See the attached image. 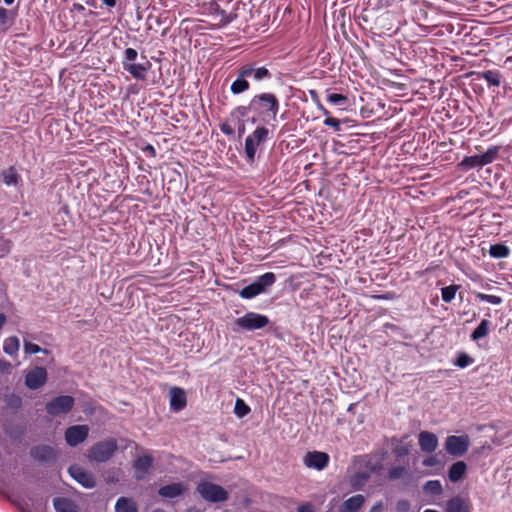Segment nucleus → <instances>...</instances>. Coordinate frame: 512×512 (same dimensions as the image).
<instances>
[{
	"label": "nucleus",
	"instance_id": "ea45409f",
	"mask_svg": "<svg viewBox=\"0 0 512 512\" xmlns=\"http://www.w3.org/2000/svg\"><path fill=\"white\" fill-rule=\"evenodd\" d=\"M473 362V359L466 353H460L454 364L459 368H465Z\"/></svg>",
	"mask_w": 512,
	"mask_h": 512
},
{
	"label": "nucleus",
	"instance_id": "f3484780",
	"mask_svg": "<svg viewBox=\"0 0 512 512\" xmlns=\"http://www.w3.org/2000/svg\"><path fill=\"white\" fill-rule=\"evenodd\" d=\"M126 63L127 62H122L124 70L129 72L132 75V77L138 80H144L146 78L147 71L151 66V64L147 60L143 63L132 62L128 65Z\"/></svg>",
	"mask_w": 512,
	"mask_h": 512
},
{
	"label": "nucleus",
	"instance_id": "9b49d317",
	"mask_svg": "<svg viewBox=\"0 0 512 512\" xmlns=\"http://www.w3.org/2000/svg\"><path fill=\"white\" fill-rule=\"evenodd\" d=\"M47 381V370L36 366L25 375V385L31 390L41 388Z\"/></svg>",
	"mask_w": 512,
	"mask_h": 512
},
{
	"label": "nucleus",
	"instance_id": "e2e57ef3",
	"mask_svg": "<svg viewBox=\"0 0 512 512\" xmlns=\"http://www.w3.org/2000/svg\"><path fill=\"white\" fill-rule=\"evenodd\" d=\"M153 512H166V511H164L162 509H155Z\"/></svg>",
	"mask_w": 512,
	"mask_h": 512
},
{
	"label": "nucleus",
	"instance_id": "338daca9",
	"mask_svg": "<svg viewBox=\"0 0 512 512\" xmlns=\"http://www.w3.org/2000/svg\"><path fill=\"white\" fill-rule=\"evenodd\" d=\"M26 512H31V511H26Z\"/></svg>",
	"mask_w": 512,
	"mask_h": 512
},
{
	"label": "nucleus",
	"instance_id": "7c9ffc66",
	"mask_svg": "<svg viewBox=\"0 0 512 512\" xmlns=\"http://www.w3.org/2000/svg\"><path fill=\"white\" fill-rule=\"evenodd\" d=\"M242 68L251 70V76L256 81H262L271 77V73L266 67L255 68L252 65H245Z\"/></svg>",
	"mask_w": 512,
	"mask_h": 512
},
{
	"label": "nucleus",
	"instance_id": "c85d7f7f",
	"mask_svg": "<svg viewBox=\"0 0 512 512\" xmlns=\"http://www.w3.org/2000/svg\"><path fill=\"white\" fill-rule=\"evenodd\" d=\"M490 321L487 319H483L480 324L474 329L471 333V339L473 341H478L484 337H486L489 333Z\"/></svg>",
	"mask_w": 512,
	"mask_h": 512
},
{
	"label": "nucleus",
	"instance_id": "37998d69",
	"mask_svg": "<svg viewBox=\"0 0 512 512\" xmlns=\"http://www.w3.org/2000/svg\"><path fill=\"white\" fill-rule=\"evenodd\" d=\"M138 52L134 48H127L124 51V57L122 62H127L126 64H130L132 62H135L137 59Z\"/></svg>",
	"mask_w": 512,
	"mask_h": 512
},
{
	"label": "nucleus",
	"instance_id": "412c9836",
	"mask_svg": "<svg viewBox=\"0 0 512 512\" xmlns=\"http://www.w3.org/2000/svg\"><path fill=\"white\" fill-rule=\"evenodd\" d=\"M185 490V485L182 482H177L162 486L158 490V494L163 498L172 499L182 495Z\"/></svg>",
	"mask_w": 512,
	"mask_h": 512
},
{
	"label": "nucleus",
	"instance_id": "aec40b11",
	"mask_svg": "<svg viewBox=\"0 0 512 512\" xmlns=\"http://www.w3.org/2000/svg\"><path fill=\"white\" fill-rule=\"evenodd\" d=\"M471 503L468 499L455 496L446 503V512H471Z\"/></svg>",
	"mask_w": 512,
	"mask_h": 512
},
{
	"label": "nucleus",
	"instance_id": "4c0bfd02",
	"mask_svg": "<svg viewBox=\"0 0 512 512\" xmlns=\"http://www.w3.org/2000/svg\"><path fill=\"white\" fill-rule=\"evenodd\" d=\"M475 297L482 302L491 303L493 305H500L503 302L500 296L484 294L481 292L475 293Z\"/></svg>",
	"mask_w": 512,
	"mask_h": 512
},
{
	"label": "nucleus",
	"instance_id": "423d86ee",
	"mask_svg": "<svg viewBox=\"0 0 512 512\" xmlns=\"http://www.w3.org/2000/svg\"><path fill=\"white\" fill-rule=\"evenodd\" d=\"M270 323L269 318L266 315L259 314L256 312H247L242 317L236 319L235 324L246 331H253L263 329Z\"/></svg>",
	"mask_w": 512,
	"mask_h": 512
},
{
	"label": "nucleus",
	"instance_id": "bb28decb",
	"mask_svg": "<svg viewBox=\"0 0 512 512\" xmlns=\"http://www.w3.org/2000/svg\"><path fill=\"white\" fill-rule=\"evenodd\" d=\"M479 77L484 79L490 86L499 87L502 75L498 70H486L479 73Z\"/></svg>",
	"mask_w": 512,
	"mask_h": 512
},
{
	"label": "nucleus",
	"instance_id": "f704fd0d",
	"mask_svg": "<svg viewBox=\"0 0 512 512\" xmlns=\"http://www.w3.org/2000/svg\"><path fill=\"white\" fill-rule=\"evenodd\" d=\"M251 411L250 407L241 398H237L234 406V413L239 417L243 418Z\"/></svg>",
	"mask_w": 512,
	"mask_h": 512
},
{
	"label": "nucleus",
	"instance_id": "473e14b6",
	"mask_svg": "<svg viewBox=\"0 0 512 512\" xmlns=\"http://www.w3.org/2000/svg\"><path fill=\"white\" fill-rule=\"evenodd\" d=\"M424 492L432 495H440L443 492L442 484L439 480H429L423 486Z\"/></svg>",
	"mask_w": 512,
	"mask_h": 512
},
{
	"label": "nucleus",
	"instance_id": "a878e982",
	"mask_svg": "<svg viewBox=\"0 0 512 512\" xmlns=\"http://www.w3.org/2000/svg\"><path fill=\"white\" fill-rule=\"evenodd\" d=\"M1 176L3 183L7 186H17L21 180V177L14 166H10L3 170Z\"/></svg>",
	"mask_w": 512,
	"mask_h": 512
},
{
	"label": "nucleus",
	"instance_id": "69168bd1",
	"mask_svg": "<svg viewBox=\"0 0 512 512\" xmlns=\"http://www.w3.org/2000/svg\"><path fill=\"white\" fill-rule=\"evenodd\" d=\"M147 148H148V151H151V150H152V151H154L153 146H150V145H149Z\"/></svg>",
	"mask_w": 512,
	"mask_h": 512
},
{
	"label": "nucleus",
	"instance_id": "cd10ccee",
	"mask_svg": "<svg viewBox=\"0 0 512 512\" xmlns=\"http://www.w3.org/2000/svg\"><path fill=\"white\" fill-rule=\"evenodd\" d=\"M116 512H138L136 503L126 497H120L115 504Z\"/></svg>",
	"mask_w": 512,
	"mask_h": 512
},
{
	"label": "nucleus",
	"instance_id": "4d7b16f0",
	"mask_svg": "<svg viewBox=\"0 0 512 512\" xmlns=\"http://www.w3.org/2000/svg\"><path fill=\"white\" fill-rule=\"evenodd\" d=\"M188 265L190 266V269H188V272H191L192 271L191 269H193V268L194 269H199L200 268L199 265L197 263L193 262V261H190L188 263Z\"/></svg>",
	"mask_w": 512,
	"mask_h": 512
},
{
	"label": "nucleus",
	"instance_id": "f03ea898",
	"mask_svg": "<svg viewBox=\"0 0 512 512\" xmlns=\"http://www.w3.org/2000/svg\"><path fill=\"white\" fill-rule=\"evenodd\" d=\"M250 106H257L256 109L258 111L271 116L273 119L276 118L280 108L278 98L272 93L255 95L250 102Z\"/></svg>",
	"mask_w": 512,
	"mask_h": 512
},
{
	"label": "nucleus",
	"instance_id": "0e129e2a",
	"mask_svg": "<svg viewBox=\"0 0 512 512\" xmlns=\"http://www.w3.org/2000/svg\"><path fill=\"white\" fill-rule=\"evenodd\" d=\"M147 148H148V151H151V150H152V151H154L153 146H150V145H149Z\"/></svg>",
	"mask_w": 512,
	"mask_h": 512
},
{
	"label": "nucleus",
	"instance_id": "f257e3e1",
	"mask_svg": "<svg viewBox=\"0 0 512 512\" xmlns=\"http://www.w3.org/2000/svg\"><path fill=\"white\" fill-rule=\"evenodd\" d=\"M276 281V276L272 272H266L259 276L256 281L242 288L238 294L243 299H252L271 287Z\"/></svg>",
	"mask_w": 512,
	"mask_h": 512
},
{
	"label": "nucleus",
	"instance_id": "79ce46f5",
	"mask_svg": "<svg viewBox=\"0 0 512 512\" xmlns=\"http://www.w3.org/2000/svg\"><path fill=\"white\" fill-rule=\"evenodd\" d=\"M24 350L29 354H36L39 352H44L45 354L48 353L46 349H42L39 345L27 341L24 343Z\"/></svg>",
	"mask_w": 512,
	"mask_h": 512
},
{
	"label": "nucleus",
	"instance_id": "dca6fc26",
	"mask_svg": "<svg viewBox=\"0 0 512 512\" xmlns=\"http://www.w3.org/2000/svg\"><path fill=\"white\" fill-rule=\"evenodd\" d=\"M246 77H251V70L243 69L241 67L238 72V78L230 86V91L232 94L237 95L247 91L250 88V84L246 80Z\"/></svg>",
	"mask_w": 512,
	"mask_h": 512
},
{
	"label": "nucleus",
	"instance_id": "8fccbe9b",
	"mask_svg": "<svg viewBox=\"0 0 512 512\" xmlns=\"http://www.w3.org/2000/svg\"><path fill=\"white\" fill-rule=\"evenodd\" d=\"M297 512H316L311 503H304L298 506Z\"/></svg>",
	"mask_w": 512,
	"mask_h": 512
},
{
	"label": "nucleus",
	"instance_id": "b1692460",
	"mask_svg": "<svg viewBox=\"0 0 512 512\" xmlns=\"http://www.w3.org/2000/svg\"><path fill=\"white\" fill-rule=\"evenodd\" d=\"M467 465L464 461H457L448 470V478L451 482L460 481L466 474Z\"/></svg>",
	"mask_w": 512,
	"mask_h": 512
},
{
	"label": "nucleus",
	"instance_id": "5fc2aeb1",
	"mask_svg": "<svg viewBox=\"0 0 512 512\" xmlns=\"http://www.w3.org/2000/svg\"><path fill=\"white\" fill-rule=\"evenodd\" d=\"M372 298L378 299V300H392L394 298V293L387 292V293L381 294V295H373Z\"/></svg>",
	"mask_w": 512,
	"mask_h": 512
},
{
	"label": "nucleus",
	"instance_id": "1a4fd4ad",
	"mask_svg": "<svg viewBox=\"0 0 512 512\" xmlns=\"http://www.w3.org/2000/svg\"><path fill=\"white\" fill-rule=\"evenodd\" d=\"M89 435V427L87 425H73L65 430V440L71 447L83 443Z\"/></svg>",
	"mask_w": 512,
	"mask_h": 512
},
{
	"label": "nucleus",
	"instance_id": "6e6d98bb",
	"mask_svg": "<svg viewBox=\"0 0 512 512\" xmlns=\"http://www.w3.org/2000/svg\"><path fill=\"white\" fill-rule=\"evenodd\" d=\"M103 4L108 7H114L116 5V0H101Z\"/></svg>",
	"mask_w": 512,
	"mask_h": 512
},
{
	"label": "nucleus",
	"instance_id": "13d9d810",
	"mask_svg": "<svg viewBox=\"0 0 512 512\" xmlns=\"http://www.w3.org/2000/svg\"><path fill=\"white\" fill-rule=\"evenodd\" d=\"M188 265L190 266V269H188V272H191L192 271L191 269H193V268L194 269H199L200 268L199 265L197 263L193 262V261H190L188 263Z\"/></svg>",
	"mask_w": 512,
	"mask_h": 512
},
{
	"label": "nucleus",
	"instance_id": "e433bc0d",
	"mask_svg": "<svg viewBox=\"0 0 512 512\" xmlns=\"http://www.w3.org/2000/svg\"><path fill=\"white\" fill-rule=\"evenodd\" d=\"M460 166L464 167V168H474V167H481V166H483V164L480 159V156L474 155V156L465 157L461 161Z\"/></svg>",
	"mask_w": 512,
	"mask_h": 512
},
{
	"label": "nucleus",
	"instance_id": "a18cd8bd",
	"mask_svg": "<svg viewBox=\"0 0 512 512\" xmlns=\"http://www.w3.org/2000/svg\"><path fill=\"white\" fill-rule=\"evenodd\" d=\"M324 125L333 127L336 131L340 130V120L334 117H327L324 120Z\"/></svg>",
	"mask_w": 512,
	"mask_h": 512
},
{
	"label": "nucleus",
	"instance_id": "49530a36",
	"mask_svg": "<svg viewBox=\"0 0 512 512\" xmlns=\"http://www.w3.org/2000/svg\"><path fill=\"white\" fill-rule=\"evenodd\" d=\"M251 106H238L232 112V115H237L241 118L246 117Z\"/></svg>",
	"mask_w": 512,
	"mask_h": 512
},
{
	"label": "nucleus",
	"instance_id": "c03bdc74",
	"mask_svg": "<svg viewBox=\"0 0 512 512\" xmlns=\"http://www.w3.org/2000/svg\"><path fill=\"white\" fill-rule=\"evenodd\" d=\"M411 504L408 500L400 499L395 505L396 512H410Z\"/></svg>",
	"mask_w": 512,
	"mask_h": 512
},
{
	"label": "nucleus",
	"instance_id": "f8f14e48",
	"mask_svg": "<svg viewBox=\"0 0 512 512\" xmlns=\"http://www.w3.org/2000/svg\"><path fill=\"white\" fill-rule=\"evenodd\" d=\"M304 465L316 470H323L329 463V455L325 452L312 451L308 452L304 457Z\"/></svg>",
	"mask_w": 512,
	"mask_h": 512
},
{
	"label": "nucleus",
	"instance_id": "c9c22d12",
	"mask_svg": "<svg viewBox=\"0 0 512 512\" xmlns=\"http://www.w3.org/2000/svg\"><path fill=\"white\" fill-rule=\"evenodd\" d=\"M498 152L499 148L494 146L488 148L482 155H479L483 166L492 163L497 158Z\"/></svg>",
	"mask_w": 512,
	"mask_h": 512
},
{
	"label": "nucleus",
	"instance_id": "6e6552de",
	"mask_svg": "<svg viewBox=\"0 0 512 512\" xmlns=\"http://www.w3.org/2000/svg\"><path fill=\"white\" fill-rule=\"evenodd\" d=\"M470 441L467 435L448 436L445 441V449L452 456H462L469 449Z\"/></svg>",
	"mask_w": 512,
	"mask_h": 512
},
{
	"label": "nucleus",
	"instance_id": "864d4df0",
	"mask_svg": "<svg viewBox=\"0 0 512 512\" xmlns=\"http://www.w3.org/2000/svg\"><path fill=\"white\" fill-rule=\"evenodd\" d=\"M384 503L382 501H377L370 508L369 512H384Z\"/></svg>",
	"mask_w": 512,
	"mask_h": 512
},
{
	"label": "nucleus",
	"instance_id": "6ab92c4d",
	"mask_svg": "<svg viewBox=\"0 0 512 512\" xmlns=\"http://www.w3.org/2000/svg\"><path fill=\"white\" fill-rule=\"evenodd\" d=\"M153 464V458L149 455L139 456L134 462L136 479H144Z\"/></svg>",
	"mask_w": 512,
	"mask_h": 512
},
{
	"label": "nucleus",
	"instance_id": "9d476101",
	"mask_svg": "<svg viewBox=\"0 0 512 512\" xmlns=\"http://www.w3.org/2000/svg\"><path fill=\"white\" fill-rule=\"evenodd\" d=\"M31 457L40 463H50L56 460L58 451L50 445H37L30 450Z\"/></svg>",
	"mask_w": 512,
	"mask_h": 512
},
{
	"label": "nucleus",
	"instance_id": "603ef678",
	"mask_svg": "<svg viewBox=\"0 0 512 512\" xmlns=\"http://www.w3.org/2000/svg\"><path fill=\"white\" fill-rule=\"evenodd\" d=\"M220 130L222 133H224L225 135H228V136H231L234 134V129L227 123H222L220 125Z\"/></svg>",
	"mask_w": 512,
	"mask_h": 512
},
{
	"label": "nucleus",
	"instance_id": "052dcab7",
	"mask_svg": "<svg viewBox=\"0 0 512 512\" xmlns=\"http://www.w3.org/2000/svg\"><path fill=\"white\" fill-rule=\"evenodd\" d=\"M3 1H4V2H5V4H7V5H11V4L14 2V0H3Z\"/></svg>",
	"mask_w": 512,
	"mask_h": 512
},
{
	"label": "nucleus",
	"instance_id": "39448f33",
	"mask_svg": "<svg viewBox=\"0 0 512 512\" xmlns=\"http://www.w3.org/2000/svg\"><path fill=\"white\" fill-rule=\"evenodd\" d=\"M75 399L70 395H60L54 397L45 405L46 412L53 417L67 414L74 407Z\"/></svg>",
	"mask_w": 512,
	"mask_h": 512
},
{
	"label": "nucleus",
	"instance_id": "20e7f679",
	"mask_svg": "<svg viewBox=\"0 0 512 512\" xmlns=\"http://www.w3.org/2000/svg\"><path fill=\"white\" fill-rule=\"evenodd\" d=\"M197 491L204 500L212 503L224 502L229 498L228 492L222 486L208 481L200 482Z\"/></svg>",
	"mask_w": 512,
	"mask_h": 512
},
{
	"label": "nucleus",
	"instance_id": "0eeeda50",
	"mask_svg": "<svg viewBox=\"0 0 512 512\" xmlns=\"http://www.w3.org/2000/svg\"><path fill=\"white\" fill-rule=\"evenodd\" d=\"M269 135V130L265 127H257L254 132L249 135L245 140V154L248 162H253L255 159L257 147L266 141Z\"/></svg>",
	"mask_w": 512,
	"mask_h": 512
},
{
	"label": "nucleus",
	"instance_id": "ddd939ff",
	"mask_svg": "<svg viewBox=\"0 0 512 512\" xmlns=\"http://www.w3.org/2000/svg\"><path fill=\"white\" fill-rule=\"evenodd\" d=\"M69 474L85 488H93L96 484L94 476L78 465H72L69 468Z\"/></svg>",
	"mask_w": 512,
	"mask_h": 512
},
{
	"label": "nucleus",
	"instance_id": "bf43d9fd",
	"mask_svg": "<svg viewBox=\"0 0 512 512\" xmlns=\"http://www.w3.org/2000/svg\"><path fill=\"white\" fill-rule=\"evenodd\" d=\"M6 19V9L0 8V21H4Z\"/></svg>",
	"mask_w": 512,
	"mask_h": 512
},
{
	"label": "nucleus",
	"instance_id": "7ed1b4c3",
	"mask_svg": "<svg viewBox=\"0 0 512 512\" xmlns=\"http://www.w3.org/2000/svg\"><path fill=\"white\" fill-rule=\"evenodd\" d=\"M118 448L115 439H108L95 443L88 452V458L96 462L108 461Z\"/></svg>",
	"mask_w": 512,
	"mask_h": 512
},
{
	"label": "nucleus",
	"instance_id": "4be33fe9",
	"mask_svg": "<svg viewBox=\"0 0 512 512\" xmlns=\"http://www.w3.org/2000/svg\"><path fill=\"white\" fill-rule=\"evenodd\" d=\"M365 497L361 494L346 499L340 506V512H357L364 504Z\"/></svg>",
	"mask_w": 512,
	"mask_h": 512
},
{
	"label": "nucleus",
	"instance_id": "5701e85b",
	"mask_svg": "<svg viewBox=\"0 0 512 512\" xmlns=\"http://www.w3.org/2000/svg\"><path fill=\"white\" fill-rule=\"evenodd\" d=\"M53 506L56 512H79L76 503L66 497H56L53 499Z\"/></svg>",
	"mask_w": 512,
	"mask_h": 512
},
{
	"label": "nucleus",
	"instance_id": "c756f323",
	"mask_svg": "<svg viewBox=\"0 0 512 512\" xmlns=\"http://www.w3.org/2000/svg\"><path fill=\"white\" fill-rule=\"evenodd\" d=\"M489 254L496 259L506 258L510 255V249L505 244L497 243L490 246Z\"/></svg>",
	"mask_w": 512,
	"mask_h": 512
},
{
	"label": "nucleus",
	"instance_id": "72a5a7b5",
	"mask_svg": "<svg viewBox=\"0 0 512 512\" xmlns=\"http://www.w3.org/2000/svg\"><path fill=\"white\" fill-rule=\"evenodd\" d=\"M458 289H459V286L455 285V284L443 287L441 289L442 300L445 303H450L455 298V295H456V292L458 291Z\"/></svg>",
	"mask_w": 512,
	"mask_h": 512
},
{
	"label": "nucleus",
	"instance_id": "09e8293b",
	"mask_svg": "<svg viewBox=\"0 0 512 512\" xmlns=\"http://www.w3.org/2000/svg\"><path fill=\"white\" fill-rule=\"evenodd\" d=\"M11 369H12V365L9 361L4 360V359L0 360V372L2 374L10 373Z\"/></svg>",
	"mask_w": 512,
	"mask_h": 512
},
{
	"label": "nucleus",
	"instance_id": "de8ad7c7",
	"mask_svg": "<svg viewBox=\"0 0 512 512\" xmlns=\"http://www.w3.org/2000/svg\"><path fill=\"white\" fill-rule=\"evenodd\" d=\"M422 464L427 467H433V466H436L439 464V460L437 459L436 455H431V456L426 457L422 461Z\"/></svg>",
	"mask_w": 512,
	"mask_h": 512
},
{
	"label": "nucleus",
	"instance_id": "2f4dec72",
	"mask_svg": "<svg viewBox=\"0 0 512 512\" xmlns=\"http://www.w3.org/2000/svg\"><path fill=\"white\" fill-rule=\"evenodd\" d=\"M20 347L19 339L16 336H11L5 339L3 343V350L6 354L13 356L16 355Z\"/></svg>",
	"mask_w": 512,
	"mask_h": 512
},
{
	"label": "nucleus",
	"instance_id": "2eb2a0df",
	"mask_svg": "<svg viewBox=\"0 0 512 512\" xmlns=\"http://www.w3.org/2000/svg\"><path fill=\"white\" fill-rule=\"evenodd\" d=\"M420 449L426 453H432L438 446L437 436L429 431H421L418 435Z\"/></svg>",
	"mask_w": 512,
	"mask_h": 512
},
{
	"label": "nucleus",
	"instance_id": "680f3d73",
	"mask_svg": "<svg viewBox=\"0 0 512 512\" xmlns=\"http://www.w3.org/2000/svg\"><path fill=\"white\" fill-rule=\"evenodd\" d=\"M424 512H439V511L433 510V509H426Z\"/></svg>",
	"mask_w": 512,
	"mask_h": 512
},
{
	"label": "nucleus",
	"instance_id": "393cba45",
	"mask_svg": "<svg viewBox=\"0 0 512 512\" xmlns=\"http://www.w3.org/2000/svg\"><path fill=\"white\" fill-rule=\"evenodd\" d=\"M369 479V472L359 471L350 477L349 484L354 490H362Z\"/></svg>",
	"mask_w": 512,
	"mask_h": 512
},
{
	"label": "nucleus",
	"instance_id": "4468645a",
	"mask_svg": "<svg viewBox=\"0 0 512 512\" xmlns=\"http://www.w3.org/2000/svg\"><path fill=\"white\" fill-rule=\"evenodd\" d=\"M187 398L184 389L173 387L170 390V409L179 412L186 407Z\"/></svg>",
	"mask_w": 512,
	"mask_h": 512
},
{
	"label": "nucleus",
	"instance_id": "a211bd4d",
	"mask_svg": "<svg viewBox=\"0 0 512 512\" xmlns=\"http://www.w3.org/2000/svg\"><path fill=\"white\" fill-rule=\"evenodd\" d=\"M388 479L389 480L403 479V484L405 486H408L413 482V476H412L411 472L405 466H402V465L392 466L388 470Z\"/></svg>",
	"mask_w": 512,
	"mask_h": 512
},
{
	"label": "nucleus",
	"instance_id": "3c124183",
	"mask_svg": "<svg viewBox=\"0 0 512 512\" xmlns=\"http://www.w3.org/2000/svg\"><path fill=\"white\" fill-rule=\"evenodd\" d=\"M219 15L221 17L219 22L220 26H225L232 21V18L229 15H227L224 11H221Z\"/></svg>",
	"mask_w": 512,
	"mask_h": 512
},
{
	"label": "nucleus",
	"instance_id": "58836bf2",
	"mask_svg": "<svg viewBox=\"0 0 512 512\" xmlns=\"http://www.w3.org/2000/svg\"><path fill=\"white\" fill-rule=\"evenodd\" d=\"M392 451L395 456L404 457L409 453V447L402 440H397V444L393 446Z\"/></svg>",
	"mask_w": 512,
	"mask_h": 512
},
{
	"label": "nucleus",
	"instance_id": "a19ab883",
	"mask_svg": "<svg viewBox=\"0 0 512 512\" xmlns=\"http://www.w3.org/2000/svg\"><path fill=\"white\" fill-rule=\"evenodd\" d=\"M328 102L334 105H342L347 102V97L338 93H331L327 96Z\"/></svg>",
	"mask_w": 512,
	"mask_h": 512
}]
</instances>
